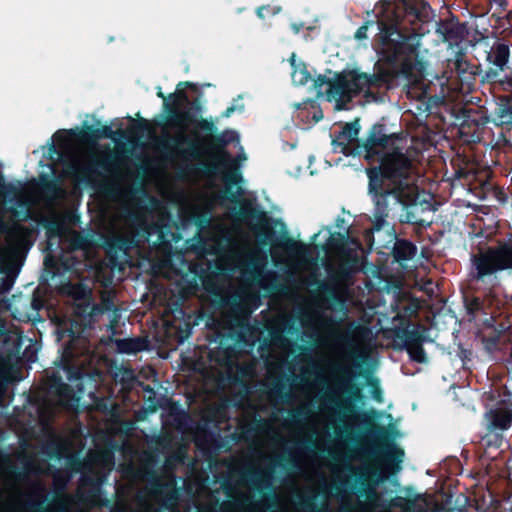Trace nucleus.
Masks as SVG:
<instances>
[{
	"instance_id": "obj_1",
	"label": "nucleus",
	"mask_w": 512,
	"mask_h": 512,
	"mask_svg": "<svg viewBox=\"0 0 512 512\" xmlns=\"http://www.w3.org/2000/svg\"><path fill=\"white\" fill-rule=\"evenodd\" d=\"M428 5L413 0H402L394 6L388 5L378 18L380 49L379 59L374 64V73L357 70L343 71L328 79L318 75L314 87L328 85V100L336 101V109H346L354 97L365 89L392 87L400 80L417 85L425 77L426 63L420 56V34L413 28L428 19Z\"/></svg>"
},
{
	"instance_id": "obj_2",
	"label": "nucleus",
	"mask_w": 512,
	"mask_h": 512,
	"mask_svg": "<svg viewBox=\"0 0 512 512\" xmlns=\"http://www.w3.org/2000/svg\"><path fill=\"white\" fill-rule=\"evenodd\" d=\"M164 111L167 113L166 123L171 128H185L189 124L195 125L199 130L210 133L209 137H202L196 131L190 135L179 132L158 140V149L163 153H175L183 160L198 161L204 156H209L210 161L199 163V170L207 175H215L223 169L230 171L225 174V181L237 184L241 174L237 171V165L232 155L225 149L230 143L238 140L237 132L224 130L215 133L217 128L213 120L200 117L191 110H180L179 103H165Z\"/></svg>"
},
{
	"instance_id": "obj_3",
	"label": "nucleus",
	"mask_w": 512,
	"mask_h": 512,
	"mask_svg": "<svg viewBox=\"0 0 512 512\" xmlns=\"http://www.w3.org/2000/svg\"><path fill=\"white\" fill-rule=\"evenodd\" d=\"M512 271V235L495 245L479 247L471 255L468 276L472 282L493 289L500 284L499 273Z\"/></svg>"
},
{
	"instance_id": "obj_4",
	"label": "nucleus",
	"mask_w": 512,
	"mask_h": 512,
	"mask_svg": "<svg viewBox=\"0 0 512 512\" xmlns=\"http://www.w3.org/2000/svg\"><path fill=\"white\" fill-rule=\"evenodd\" d=\"M361 249V242L351 237L345 246L337 253V265L326 266L327 281H320L314 278L313 282H310V284H317L319 290L326 295L329 300L333 302L338 301L339 291L352 285L355 275L361 269L362 259L358 253Z\"/></svg>"
},
{
	"instance_id": "obj_5",
	"label": "nucleus",
	"mask_w": 512,
	"mask_h": 512,
	"mask_svg": "<svg viewBox=\"0 0 512 512\" xmlns=\"http://www.w3.org/2000/svg\"><path fill=\"white\" fill-rule=\"evenodd\" d=\"M378 166L366 169L368 179L373 185L378 182L388 181L390 185L401 183L406 189H414L408 182L412 170V160L400 147H393L389 151L380 152L376 156Z\"/></svg>"
},
{
	"instance_id": "obj_6",
	"label": "nucleus",
	"mask_w": 512,
	"mask_h": 512,
	"mask_svg": "<svg viewBox=\"0 0 512 512\" xmlns=\"http://www.w3.org/2000/svg\"><path fill=\"white\" fill-rule=\"evenodd\" d=\"M369 193L373 197V226L376 230L384 227L386 219L389 216V203L388 198L394 197L395 200L404 208L416 205L417 193L414 189H406L405 185L396 183V185H385L383 182H378L373 185L369 179L368 183Z\"/></svg>"
},
{
	"instance_id": "obj_7",
	"label": "nucleus",
	"mask_w": 512,
	"mask_h": 512,
	"mask_svg": "<svg viewBox=\"0 0 512 512\" xmlns=\"http://www.w3.org/2000/svg\"><path fill=\"white\" fill-rule=\"evenodd\" d=\"M487 68L480 70L482 83L498 85L505 92H512V58L510 45L496 41L486 52Z\"/></svg>"
},
{
	"instance_id": "obj_8",
	"label": "nucleus",
	"mask_w": 512,
	"mask_h": 512,
	"mask_svg": "<svg viewBox=\"0 0 512 512\" xmlns=\"http://www.w3.org/2000/svg\"><path fill=\"white\" fill-rule=\"evenodd\" d=\"M364 422L368 426V435L377 442V446L368 451V455L380 456L385 469L393 474L401 469L404 450L389 440L388 430L385 426L374 422V419L364 414Z\"/></svg>"
},
{
	"instance_id": "obj_9",
	"label": "nucleus",
	"mask_w": 512,
	"mask_h": 512,
	"mask_svg": "<svg viewBox=\"0 0 512 512\" xmlns=\"http://www.w3.org/2000/svg\"><path fill=\"white\" fill-rule=\"evenodd\" d=\"M151 226L139 215H132L131 231L128 235H111L105 238L104 248L112 265L119 256L128 255L129 251L138 247L150 236Z\"/></svg>"
},
{
	"instance_id": "obj_10",
	"label": "nucleus",
	"mask_w": 512,
	"mask_h": 512,
	"mask_svg": "<svg viewBox=\"0 0 512 512\" xmlns=\"http://www.w3.org/2000/svg\"><path fill=\"white\" fill-rule=\"evenodd\" d=\"M491 401L484 414L487 427L494 430H509L512 426V391L507 386L495 388L489 392Z\"/></svg>"
},
{
	"instance_id": "obj_11",
	"label": "nucleus",
	"mask_w": 512,
	"mask_h": 512,
	"mask_svg": "<svg viewBox=\"0 0 512 512\" xmlns=\"http://www.w3.org/2000/svg\"><path fill=\"white\" fill-rule=\"evenodd\" d=\"M394 337L401 343L412 361L420 364L427 362V355L423 348V343L426 341L424 329L420 326L412 329L409 326L397 328Z\"/></svg>"
},
{
	"instance_id": "obj_12",
	"label": "nucleus",
	"mask_w": 512,
	"mask_h": 512,
	"mask_svg": "<svg viewBox=\"0 0 512 512\" xmlns=\"http://www.w3.org/2000/svg\"><path fill=\"white\" fill-rule=\"evenodd\" d=\"M396 137L395 134H386V127L384 124H374L367 135V138L358 144L356 147V153H364V158L369 162H374L376 156H379L381 152L379 148L385 149L389 145V141Z\"/></svg>"
},
{
	"instance_id": "obj_13",
	"label": "nucleus",
	"mask_w": 512,
	"mask_h": 512,
	"mask_svg": "<svg viewBox=\"0 0 512 512\" xmlns=\"http://www.w3.org/2000/svg\"><path fill=\"white\" fill-rule=\"evenodd\" d=\"M218 336L219 347L210 352V359L219 365H227L237 355L236 344L245 342V334L231 329L227 334L219 333Z\"/></svg>"
},
{
	"instance_id": "obj_14",
	"label": "nucleus",
	"mask_w": 512,
	"mask_h": 512,
	"mask_svg": "<svg viewBox=\"0 0 512 512\" xmlns=\"http://www.w3.org/2000/svg\"><path fill=\"white\" fill-rule=\"evenodd\" d=\"M359 132L360 124L358 119L346 123L339 134L332 140V144L335 149L339 148L346 156L359 155L356 153L357 145L361 144L358 140Z\"/></svg>"
},
{
	"instance_id": "obj_15",
	"label": "nucleus",
	"mask_w": 512,
	"mask_h": 512,
	"mask_svg": "<svg viewBox=\"0 0 512 512\" xmlns=\"http://www.w3.org/2000/svg\"><path fill=\"white\" fill-rule=\"evenodd\" d=\"M67 135H73L79 142L86 144H94L101 139L99 128H95L93 125L84 124L83 128L79 130H59L53 135V139L62 149L68 145Z\"/></svg>"
},
{
	"instance_id": "obj_16",
	"label": "nucleus",
	"mask_w": 512,
	"mask_h": 512,
	"mask_svg": "<svg viewBox=\"0 0 512 512\" xmlns=\"http://www.w3.org/2000/svg\"><path fill=\"white\" fill-rule=\"evenodd\" d=\"M484 124L477 112L468 111L459 126L460 137L468 143L480 142Z\"/></svg>"
},
{
	"instance_id": "obj_17",
	"label": "nucleus",
	"mask_w": 512,
	"mask_h": 512,
	"mask_svg": "<svg viewBox=\"0 0 512 512\" xmlns=\"http://www.w3.org/2000/svg\"><path fill=\"white\" fill-rule=\"evenodd\" d=\"M47 393L62 407L72 405L75 400L73 388L65 383L61 376L53 374L47 382Z\"/></svg>"
},
{
	"instance_id": "obj_18",
	"label": "nucleus",
	"mask_w": 512,
	"mask_h": 512,
	"mask_svg": "<svg viewBox=\"0 0 512 512\" xmlns=\"http://www.w3.org/2000/svg\"><path fill=\"white\" fill-rule=\"evenodd\" d=\"M333 370L340 375L339 384L349 399L353 402L361 401L363 399L362 389L352 381L356 375L344 366H334Z\"/></svg>"
},
{
	"instance_id": "obj_19",
	"label": "nucleus",
	"mask_w": 512,
	"mask_h": 512,
	"mask_svg": "<svg viewBox=\"0 0 512 512\" xmlns=\"http://www.w3.org/2000/svg\"><path fill=\"white\" fill-rule=\"evenodd\" d=\"M119 164L117 162V155L109 152L106 156L101 158H94L91 164L81 169L84 175H90L98 173L95 168L108 174H116L118 171Z\"/></svg>"
},
{
	"instance_id": "obj_20",
	"label": "nucleus",
	"mask_w": 512,
	"mask_h": 512,
	"mask_svg": "<svg viewBox=\"0 0 512 512\" xmlns=\"http://www.w3.org/2000/svg\"><path fill=\"white\" fill-rule=\"evenodd\" d=\"M73 312L76 317L86 323H92L96 317L104 312L103 307L92 302V297L73 304Z\"/></svg>"
},
{
	"instance_id": "obj_21",
	"label": "nucleus",
	"mask_w": 512,
	"mask_h": 512,
	"mask_svg": "<svg viewBox=\"0 0 512 512\" xmlns=\"http://www.w3.org/2000/svg\"><path fill=\"white\" fill-rule=\"evenodd\" d=\"M450 165L453 169V177L458 180L470 181L473 177V168L471 167V159L461 153H456Z\"/></svg>"
},
{
	"instance_id": "obj_22",
	"label": "nucleus",
	"mask_w": 512,
	"mask_h": 512,
	"mask_svg": "<svg viewBox=\"0 0 512 512\" xmlns=\"http://www.w3.org/2000/svg\"><path fill=\"white\" fill-rule=\"evenodd\" d=\"M335 341L346 350L351 359L357 361L355 367H360V363L365 361L366 355L358 350L353 334L350 332L338 334Z\"/></svg>"
},
{
	"instance_id": "obj_23",
	"label": "nucleus",
	"mask_w": 512,
	"mask_h": 512,
	"mask_svg": "<svg viewBox=\"0 0 512 512\" xmlns=\"http://www.w3.org/2000/svg\"><path fill=\"white\" fill-rule=\"evenodd\" d=\"M118 352L124 354H136L149 349V341L146 337H132L116 339Z\"/></svg>"
},
{
	"instance_id": "obj_24",
	"label": "nucleus",
	"mask_w": 512,
	"mask_h": 512,
	"mask_svg": "<svg viewBox=\"0 0 512 512\" xmlns=\"http://www.w3.org/2000/svg\"><path fill=\"white\" fill-rule=\"evenodd\" d=\"M237 218L241 221L255 220L260 224L267 223L266 212L248 201L241 204L237 212Z\"/></svg>"
},
{
	"instance_id": "obj_25",
	"label": "nucleus",
	"mask_w": 512,
	"mask_h": 512,
	"mask_svg": "<svg viewBox=\"0 0 512 512\" xmlns=\"http://www.w3.org/2000/svg\"><path fill=\"white\" fill-rule=\"evenodd\" d=\"M416 252V245L407 239H396L392 249V255L398 262L411 260Z\"/></svg>"
},
{
	"instance_id": "obj_26",
	"label": "nucleus",
	"mask_w": 512,
	"mask_h": 512,
	"mask_svg": "<svg viewBox=\"0 0 512 512\" xmlns=\"http://www.w3.org/2000/svg\"><path fill=\"white\" fill-rule=\"evenodd\" d=\"M62 292L72 298L74 303L90 299L92 296L91 289L82 283L68 282L62 286Z\"/></svg>"
},
{
	"instance_id": "obj_27",
	"label": "nucleus",
	"mask_w": 512,
	"mask_h": 512,
	"mask_svg": "<svg viewBox=\"0 0 512 512\" xmlns=\"http://www.w3.org/2000/svg\"><path fill=\"white\" fill-rule=\"evenodd\" d=\"M372 476H377L375 480L368 481L366 477L360 475L358 480L360 481L361 488L359 492L361 495H365L368 499H375L377 497L376 485L380 482L384 481L385 477L378 472L377 470H373L370 472Z\"/></svg>"
},
{
	"instance_id": "obj_28",
	"label": "nucleus",
	"mask_w": 512,
	"mask_h": 512,
	"mask_svg": "<svg viewBox=\"0 0 512 512\" xmlns=\"http://www.w3.org/2000/svg\"><path fill=\"white\" fill-rule=\"evenodd\" d=\"M438 31L442 34L443 40L449 42L450 45H458L463 38V29L459 24L442 23Z\"/></svg>"
},
{
	"instance_id": "obj_29",
	"label": "nucleus",
	"mask_w": 512,
	"mask_h": 512,
	"mask_svg": "<svg viewBox=\"0 0 512 512\" xmlns=\"http://www.w3.org/2000/svg\"><path fill=\"white\" fill-rule=\"evenodd\" d=\"M504 432L505 430L491 429L490 427H487V425L485 424V432L481 436V444L485 448H500L504 441Z\"/></svg>"
},
{
	"instance_id": "obj_30",
	"label": "nucleus",
	"mask_w": 512,
	"mask_h": 512,
	"mask_svg": "<svg viewBox=\"0 0 512 512\" xmlns=\"http://www.w3.org/2000/svg\"><path fill=\"white\" fill-rule=\"evenodd\" d=\"M463 302L468 315L475 317L480 312L484 311V301L475 295L464 294Z\"/></svg>"
},
{
	"instance_id": "obj_31",
	"label": "nucleus",
	"mask_w": 512,
	"mask_h": 512,
	"mask_svg": "<svg viewBox=\"0 0 512 512\" xmlns=\"http://www.w3.org/2000/svg\"><path fill=\"white\" fill-rule=\"evenodd\" d=\"M502 336V331H498L496 329H493L490 332H484L482 335V342L485 349L490 353L499 350Z\"/></svg>"
},
{
	"instance_id": "obj_32",
	"label": "nucleus",
	"mask_w": 512,
	"mask_h": 512,
	"mask_svg": "<svg viewBox=\"0 0 512 512\" xmlns=\"http://www.w3.org/2000/svg\"><path fill=\"white\" fill-rule=\"evenodd\" d=\"M350 238L347 234L341 232L331 233L326 243L327 248L337 254Z\"/></svg>"
},
{
	"instance_id": "obj_33",
	"label": "nucleus",
	"mask_w": 512,
	"mask_h": 512,
	"mask_svg": "<svg viewBox=\"0 0 512 512\" xmlns=\"http://www.w3.org/2000/svg\"><path fill=\"white\" fill-rule=\"evenodd\" d=\"M496 115L499 125L506 126L507 130L512 128V104L500 106Z\"/></svg>"
},
{
	"instance_id": "obj_34",
	"label": "nucleus",
	"mask_w": 512,
	"mask_h": 512,
	"mask_svg": "<svg viewBox=\"0 0 512 512\" xmlns=\"http://www.w3.org/2000/svg\"><path fill=\"white\" fill-rule=\"evenodd\" d=\"M282 245L289 253L299 256L306 254L308 250L307 245L305 243L301 241H296L292 238H287Z\"/></svg>"
},
{
	"instance_id": "obj_35",
	"label": "nucleus",
	"mask_w": 512,
	"mask_h": 512,
	"mask_svg": "<svg viewBox=\"0 0 512 512\" xmlns=\"http://www.w3.org/2000/svg\"><path fill=\"white\" fill-rule=\"evenodd\" d=\"M311 75L307 70V67L304 63H300L299 67L295 68L292 71V79L295 83L299 85H305L310 80Z\"/></svg>"
},
{
	"instance_id": "obj_36",
	"label": "nucleus",
	"mask_w": 512,
	"mask_h": 512,
	"mask_svg": "<svg viewBox=\"0 0 512 512\" xmlns=\"http://www.w3.org/2000/svg\"><path fill=\"white\" fill-rule=\"evenodd\" d=\"M181 86H184L186 88H190L192 90H197V86L194 83H192V82L184 81V82L178 83L176 91L171 93V96L177 97V101H179V107L182 104H184L186 102H189V97H188L187 93L183 89H180Z\"/></svg>"
},
{
	"instance_id": "obj_37",
	"label": "nucleus",
	"mask_w": 512,
	"mask_h": 512,
	"mask_svg": "<svg viewBox=\"0 0 512 512\" xmlns=\"http://www.w3.org/2000/svg\"><path fill=\"white\" fill-rule=\"evenodd\" d=\"M310 410L306 406H301L296 409H292L289 412V421L291 424L299 425L304 419L310 416Z\"/></svg>"
},
{
	"instance_id": "obj_38",
	"label": "nucleus",
	"mask_w": 512,
	"mask_h": 512,
	"mask_svg": "<svg viewBox=\"0 0 512 512\" xmlns=\"http://www.w3.org/2000/svg\"><path fill=\"white\" fill-rule=\"evenodd\" d=\"M469 62L466 60L465 53L462 48H460L456 54L454 59V67L455 70L459 74H464L468 71L469 68Z\"/></svg>"
},
{
	"instance_id": "obj_39",
	"label": "nucleus",
	"mask_w": 512,
	"mask_h": 512,
	"mask_svg": "<svg viewBox=\"0 0 512 512\" xmlns=\"http://www.w3.org/2000/svg\"><path fill=\"white\" fill-rule=\"evenodd\" d=\"M20 193V188L12 183H6L3 175L0 173V194L17 197Z\"/></svg>"
},
{
	"instance_id": "obj_40",
	"label": "nucleus",
	"mask_w": 512,
	"mask_h": 512,
	"mask_svg": "<svg viewBox=\"0 0 512 512\" xmlns=\"http://www.w3.org/2000/svg\"><path fill=\"white\" fill-rule=\"evenodd\" d=\"M70 245L73 250H82L88 247L89 240L86 236H83L80 233H76L72 237Z\"/></svg>"
},
{
	"instance_id": "obj_41",
	"label": "nucleus",
	"mask_w": 512,
	"mask_h": 512,
	"mask_svg": "<svg viewBox=\"0 0 512 512\" xmlns=\"http://www.w3.org/2000/svg\"><path fill=\"white\" fill-rule=\"evenodd\" d=\"M10 235L17 240H25L30 236V230L21 224H15L11 228Z\"/></svg>"
},
{
	"instance_id": "obj_42",
	"label": "nucleus",
	"mask_w": 512,
	"mask_h": 512,
	"mask_svg": "<svg viewBox=\"0 0 512 512\" xmlns=\"http://www.w3.org/2000/svg\"><path fill=\"white\" fill-rule=\"evenodd\" d=\"M368 385L371 386V394L375 401L381 403L383 401V395L382 390L379 387V382L376 378H370L368 379Z\"/></svg>"
},
{
	"instance_id": "obj_43",
	"label": "nucleus",
	"mask_w": 512,
	"mask_h": 512,
	"mask_svg": "<svg viewBox=\"0 0 512 512\" xmlns=\"http://www.w3.org/2000/svg\"><path fill=\"white\" fill-rule=\"evenodd\" d=\"M188 318H189V321H184V323H183L184 327L182 328L180 326L178 329V338H179L180 342H183L184 340L189 338V336L192 333L193 325H195V323L190 322L191 316H189Z\"/></svg>"
},
{
	"instance_id": "obj_44",
	"label": "nucleus",
	"mask_w": 512,
	"mask_h": 512,
	"mask_svg": "<svg viewBox=\"0 0 512 512\" xmlns=\"http://www.w3.org/2000/svg\"><path fill=\"white\" fill-rule=\"evenodd\" d=\"M374 24V21H365L355 32L354 38L358 41L366 40L368 38L367 32L370 26Z\"/></svg>"
},
{
	"instance_id": "obj_45",
	"label": "nucleus",
	"mask_w": 512,
	"mask_h": 512,
	"mask_svg": "<svg viewBox=\"0 0 512 512\" xmlns=\"http://www.w3.org/2000/svg\"><path fill=\"white\" fill-rule=\"evenodd\" d=\"M133 128L135 132L139 135H143L144 133H148L152 130L149 121L141 117L136 121Z\"/></svg>"
},
{
	"instance_id": "obj_46",
	"label": "nucleus",
	"mask_w": 512,
	"mask_h": 512,
	"mask_svg": "<svg viewBox=\"0 0 512 512\" xmlns=\"http://www.w3.org/2000/svg\"><path fill=\"white\" fill-rule=\"evenodd\" d=\"M280 10L281 7L263 5L257 9V16L261 19H265L267 15H276Z\"/></svg>"
},
{
	"instance_id": "obj_47",
	"label": "nucleus",
	"mask_w": 512,
	"mask_h": 512,
	"mask_svg": "<svg viewBox=\"0 0 512 512\" xmlns=\"http://www.w3.org/2000/svg\"><path fill=\"white\" fill-rule=\"evenodd\" d=\"M99 132L102 138H109L114 139L115 135L117 134L119 137H124V131L119 129L118 131L114 132L111 128V126L105 125L102 128H99Z\"/></svg>"
},
{
	"instance_id": "obj_48",
	"label": "nucleus",
	"mask_w": 512,
	"mask_h": 512,
	"mask_svg": "<svg viewBox=\"0 0 512 512\" xmlns=\"http://www.w3.org/2000/svg\"><path fill=\"white\" fill-rule=\"evenodd\" d=\"M296 444L299 451L311 452L316 447V442L311 438L300 440Z\"/></svg>"
},
{
	"instance_id": "obj_49",
	"label": "nucleus",
	"mask_w": 512,
	"mask_h": 512,
	"mask_svg": "<svg viewBox=\"0 0 512 512\" xmlns=\"http://www.w3.org/2000/svg\"><path fill=\"white\" fill-rule=\"evenodd\" d=\"M41 189L45 192H55L56 184L53 180L49 179L47 175L41 176Z\"/></svg>"
},
{
	"instance_id": "obj_50",
	"label": "nucleus",
	"mask_w": 512,
	"mask_h": 512,
	"mask_svg": "<svg viewBox=\"0 0 512 512\" xmlns=\"http://www.w3.org/2000/svg\"><path fill=\"white\" fill-rule=\"evenodd\" d=\"M492 5H495V13L498 15H502L508 11V1L507 0H490Z\"/></svg>"
},
{
	"instance_id": "obj_51",
	"label": "nucleus",
	"mask_w": 512,
	"mask_h": 512,
	"mask_svg": "<svg viewBox=\"0 0 512 512\" xmlns=\"http://www.w3.org/2000/svg\"><path fill=\"white\" fill-rule=\"evenodd\" d=\"M186 104L189 105V109L188 110H191L194 112V114L196 115V118H200L201 115H202V104L200 102V100L198 98L190 101L189 102H186Z\"/></svg>"
},
{
	"instance_id": "obj_52",
	"label": "nucleus",
	"mask_w": 512,
	"mask_h": 512,
	"mask_svg": "<svg viewBox=\"0 0 512 512\" xmlns=\"http://www.w3.org/2000/svg\"><path fill=\"white\" fill-rule=\"evenodd\" d=\"M43 226L47 229L49 235L57 233L59 231V225L54 221L46 220Z\"/></svg>"
},
{
	"instance_id": "obj_53",
	"label": "nucleus",
	"mask_w": 512,
	"mask_h": 512,
	"mask_svg": "<svg viewBox=\"0 0 512 512\" xmlns=\"http://www.w3.org/2000/svg\"><path fill=\"white\" fill-rule=\"evenodd\" d=\"M239 110V111H243L244 109V106L241 105L239 107H236L235 105H231L229 107H227L223 112H222V117L224 118H229L236 110Z\"/></svg>"
},
{
	"instance_id": "obj_54",
	"label": "nucleus",
	"mask_w": 512,
	"mask_h": 512,
	"mask_svg": "<svg viewBox=\"0 0 512 512\" xmlns=\"http://www.w3.org/2000/svg\"><path fill=\"white\" fill-rule=\"evenodd\" d=\"M113 185L108 181H103L99 184V191L104 194H110L113 191Z\"/></svg>"
},
{
	"instance_id": "obj_55",
	"label": "nucleus",
	"mask_w": 512,
	"mask_h": 512,
	"mask_svg": "<svg viewBox=\"0 0 512 512\" xmlns=\"http://www.w3.org/2000/svg\"><path fill=\"white\" fill-rule=\"evenodd\" d=\"M403 217H404L403 222H405V223H408V224H416L417 223L416 215L413 212L409 211V210H407L405 212Z\"/></svg>"
},
{
	"instance_id": "obj_56",
	"label": "nucleus",
	"mask_w": 512,
	"mask_h": 512,
	"mask_svg": "<svg viewBox=\"0 0 512 512\" xmlns=\"http://www.w3.org/2000/svg\"><path fill=\"white\" fill-rule=\"evenodd\" d=\"M290 28L294 34H298L304 28V23H291Z\"/></svg>"
},
{
	"instance_id": "obj_57",
	"label": "nucleus",
	"mask_w": 512,
	"mask_h": 512,
	"mask_svg": "<svg viewBox=\"0 0 512 512\" xmlns=\"http://www.w3.org/2000/svg\"><path fill=\"white\" fill-rule=\"evenodd\" d=\"M342 410L345 412V413H352L354 411V406L351 402H345L342 406H341Z\"/></svg>"
},
{
	"instance_id": "obj_58",
	"label": "nucleus",
	"mask_w": 512,
	"mask_h": 512,
	"mask_svg": "<svg viewBox=\"0 0 512 512\" xmlns=\"http://www.w3.org/2000/svg\"><path fill=\"white\" fill-rule=\"evenodd\" d=\"M224 196L231 202H236V196L233 192L230 191V189H228V188L225 189Z\"/></svg>"
},
{
	"instance_id": "obj_59",
	"label": "nucleus",
	"mask_w": 512,
	"mask_h": 512,
	"mask_svg": "<svg viewBox=\"0 0 512 512\" xmlns=\"http://www.w3.org/2000/svg\"><path fill=\"white\" fill-rule=\"evenodd\" d=\"M503 386H507L508 390L511 391V389H512V368L508 371L507 382Z\"/></svg>"
},
{
	"instance_id": "obj_60",
	"label": "nucleus",
	"mask_w": 512,
	"mask_h": 512,
	"mask_svg": "<svg viewBox=\"0 0 512 512\" xmlns=\"http://www.w3.org/2000/svg\"><path fill=\"white\" fill-rule=\"evenodd\" d=\"M156 94H157V97H159L163 100V106L165 105V103H170L169 101H167V96L162 92L161 87L158 88V91Z\"/></svg>"
},
{
	"instance_id": "obj_61",
	"label": "nucleus",
	"mask_w": 512,
	"mask_h": 512,
	"mask_svg": "<svg viewBox=\"0 0 512 512\" xmlns=\"http://www.w3.org/2000/svg\"><path fill=\"white\" fill-rule=\"evenodd\" d=\"M289 62H290V64H291V66H292L293 70H294L295 68L299 67V65H297V64H296V55H295V53H292V55H291V56H290V58H289Z\"/></svg>"
},
{
	"instance_id": "obj_62",
	"label": "nucleus",
	"mask_w": 512,
	"mask_h": 512,
	"mask_svg": "<svg viewBox=\"0 0 512 512\" xmlns=\"http://www.w3.org/2000/svg\"><path fill=\"white\" fill-rule=\"evenodd\" d=\"M344 222H345L344 218H342V217L338 216V217L336 218V220H335V226H336L337 228H342V227H343V225H344Z\"/></svg>"
},
{
	"instance_id": "obj_63",
	"label": "nucleus",
	"mask_w": 512,
	"mask_h": 512,
	"mask_svg": "<svg viewBox=\"0 0 512 512\" xmlns=\"http://www.w3.org/2000/svg\"><path fill=\"white\" fill-rule=\"evenodd\" d=\"M303 505L306 508H311V509L315 510V505L313 504V502L311 500L304 501Z\"/></svg>"
},
{
	"instance_id": "obj_64",
	"label": "nucleus",
	"mask_w": 512,
	"mask_h": 512,
	"mask_svg": "<svg viewBox=\"0 0 512 512\" xmlns=\"http://www.w3.org/2000/svg\"><path fill=\"white\" fill-rule=\"evenodd\" d=\"M287 462H288L291 466H293V467H295V466H296V464H297L296 459L293 457V455H292L291 453H290V457H289V459L287 460Z\"/></svg>"
}]
</instances>
